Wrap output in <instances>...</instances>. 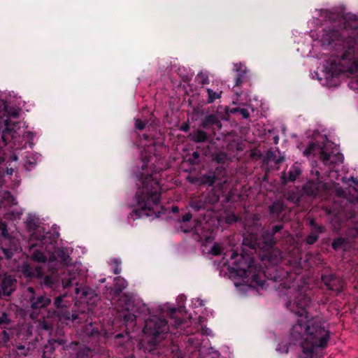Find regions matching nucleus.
Returning a JSON list of instances; mask_svg holds the SVG:
<instances>
[{"label": "nucleus", "instance_id": "nucleus-1", "mask_svg": "<svg viewBox=\"0 0 358 358\" xmlns=\"http://www.w3.org/2000/svg\"><path fill=\"white\" fill-rule=\"evenodd\" d=\"M299 310L297 319L289 331V341L301 347L297 358H317V350L324 348L329 341V331L320 320L309 317L306 307L310 300L306 296L296 301Z\"/></svg>", "mask_w": 358, "mask_h": 358}, {"label": "nucleus", "instance_id": "nucleus-2", "mask_svg": "<svg viewBox=\"0 0 358 358\" xmlns=\"http://www.w3.org/2000/svg\"><path fill=\"white\" fill-rule=\"evenodd\" d=\"M161 186L152 176L142 178L141 185L136 193L138 209L135 210L138 217L150 216L158 210L160 204Z\"/></svg>", "mask_w": 358, "mask_h": 358}, {"label": "nucleus", "instance_id": "nucleus-3", "mask_svg": "<svg viewBox=\"0 0 358 358\" xmlns=\"http://www.w3.org/2000/svg\"><path fill=\"white\" fill-rule=\"evenodd\" d=\"M169 331L168 322L165 319L152 316L146 322L143 329V332L148 336L152 337V339L141 342V345L145 350L149 352L156 349L157 342L152 341L161 334L167 333Z\"/></svg>", "mask_w": 358, "mask_h": 358}, {"label": "nucleus", "instance_id": "nucleus-4", "mask_svg": "<svg viewBox=\"0 0 358 358\" xmlns=\"http://www.w3.org/2000/svg\"><path fill=\"white\" fill-rule=\"evenodd\" d=\"M24 300L29 305L30 317L33 320L38 317L41 309L48 307L51 303V299L49 296L36 293L31 287L27 288L24 292Z\"/></svg>", "mask_w": 358, "mask_h": 358}, {"label": "nucleus", "instance_id": "nucleus-5", "mask_svg": "<svg viewBox=\"0 0 358 358\" xmlns=\"http://www.w3.org/2000/svg\"><path fill=\"white\" fill-rule=\"evenodd\" d=\"M232 264H234V269L236 271V272L243 276L245 277H251L253 281L257 282L261 286L263 285L262 283H260L257 280V275H252V268L254 266V260L252 257L241 255L238 259L234 261Z\"/></svg>", "mask_w": 358, "mask_h": 358}, {"label": "nucleus", "instance_id": "nucleus-6", "mask_svg": "<svg viewBox=\"0 0 358 358\" xmlns=\"http://www.w3.org/2000/svg\"><path fill=\"white\" fill-rule=\"evenodd\" d=\"M329 189V185L322 182L308 181L303 187L304 194L308 196H315Z\"/></svg>", "mask_w": 358, "mask_h": 358}, {"label": "nucleus", "instance_id": "nucleus-7", "mask_svg": "<svg viewBox=\"0 0 358 358\" xmlns=\"http://www.w3.org/2000/svg\"><path fill=\"white\" fill-rule=\"evenodd\" d=\"M320 157L324 164H328L329 163L331 164L343 163L344 159L343 155L341 153L330 155L325 152L323 149L320 152Z\"/></svg>", "mask_w": 358, "mask_h": 358}, {"label": "nucleus", "instance_id": "nucleus-8", "mask_svg": "<svg viewBox=\"0 0 358 358\" xmlns=\"http://www.w3.org/2000/svg\"><path fill=\"white\" fill-rule=\"evenodd\" d=\"M16 280L11 276H6L1 284V291L3 296H10L15 288Z\"/></svg>", "mask_w": 358, "mask_h": 358}, {"label": "nucleus", "instance_id": "nucleus-9", "mask_svg": "<svg viewBox=\"0 0 358 358\" xmlns=\"http://www.w3.org/2000/svg\"><path fill=\"white\" fill-rule=\"evenodd\" d=\"M322 281L329 289L339 293L343 290V282L333 277L323 276Z\"/></svg>", "mask_w": 358, "mask_h": 358}, {"label": "nucleus", "instance_id": "nucleus-10", "mask_svg": "<svg viewBox=\"0 0 358 358\" xmlns=\"http://www.w3.org/2000/svg\"><path fill=\"white\" fill-rule=\"evenodd\" d=\"M22 273L27 278H41L43 272L41 267L31 266L28 264H24L22 266Z\"/></svg>", "mask_w": 358, "mask_h": 358}, {"label": "nucleus", "instance_id": "nucleus-11", "mask_svg": "<svg viewBox=\"0 0 358 358\" xmlns=\"http://www.w3.org/2000/svg\"><path fill=\"white\" fill-rule=\"evenodd\" d=\"M301 169L298 166L294 165L290 168V170L287 173L285 172L282 173L281 180L283 183L294 182L301 175Z\"/></svg>", "mask_w": 358, "mask_h": 358}, {"label": "nucleus", "instance_id": "nucleus-12", "mask_svg": "<svg viewBox=\"0 0 358 358\" xmlns=\"http://www.w3.org/2000/svg\"><path fill=\"white\" fill-rule=\"evenodd\" d=\"M55 314L60 322H65L66 324L70 320L74 321L78 318V315L77 314L70 313L67 306L66 308L55 310Z\"/></svg>", "mask_w": 358, "mask_h": 358}, {"label": "nucleus", "instance_id": "nucleus-13", "mask_svg": "<svg viewBox=\"0 0 358 358\" xmlns=\"http://www.w3.org/2000/svg\"><path fill=\"white\" fill-rule=\"evenodd\" d=\"M234 69L237 72L234 87H238L246 80L248 69L242 64H235Z\"/></svg>", "mask_w": 358, "mask_h": 358}, {"label": "nucleus", "instance_id": "nucleus-14", "mask_svg": "<svg viewBox=\"0 0 358 358\" xmlns=\"http://www.w3.org/2000/svg\"><path fill=\"white\" fill-rule=\"evenodd\" d=\"M126 310L127 313L123 316V320L126 323L134 322L136 315L135 314L136 311V306L131 303L129 301L126 303Z\"/></svg>", "mask_w": 358, "mask_h": 358}, {"label": "nucleus", "instance_id": "nucleus-15", "mask_svg": "<svg viewBox=\"0 0 358 358\" xmlns=\"http://www.w3.org/2000/svg\"><path fill=\"white\" fill-rule=\"evenodd\" d=\"M216 124L220 126L221 122L218 120V117L215 115H209L206 116L201 121V127L204 129H207L210 126Z\"/></svg>", "mask_w": 358, "mask_h": 358}, {"label": "nucleus", "instance_id": "nucleus-16", "mask_svg": "<svg viewBox=\"0 0 358 358\" xmlns=\"http://www.w3.org/2000/svg\"><path fill=\"white\" fill-rule=\"evenodd\" d=\"M274 234L270 231H266L262 235L264 245L262 248L272 247L275 243Z\"/></svg>", "mask_w": 358, "mask_h": 358}, {"label": "nucleus", "instance_id": "nucleus-17", "mask_svg": "<svg viewBox=\"0 0 358 358\" xmlns=\"http://www.w3.org/2000/svg\"><path fill=\"white\" fill-rule=\"evenodd\" d=\"M206 92L208 94L206 102L208 103H213L216 99H220L222 94V91L221 90L213 91L210 88H207Z\"/></svg>", "mask_w": 358, "mask_h": 358}, {"label": "nucleus", "instance_id": "nucleus-18", "mask_svg": "<svg viewBox=\"0 0 358 358\" xmlns=\"http://www.w3.org/2000/svg\"><path fill=\"white\" fill-rule=\"evenodd\" d=\"M284 209V203L281 201H276L269 207V212L271 214L278 215L281 213Z\"/></svg>", "mask_w": 358, "mask_h": 358}, {"label": "nucleus", "instance_id": "nucleus-19", "mask_svg": "<svg viewBox=\"0 0 358 358\" xmlns=\"http://www.w3.org/2000/svg\"><path fill=\"white\" fill-rule=\"evenodd\" d=\"M220 173L222 174L223 177H225V172L217 169L212 176L205 177L206 182L208 183L209 186H213L217 180V175Z\"/></svg>", "mask_w": 358, "mask_h": 358}, {"label": "nucleus", "instance_id": "nucleus-20", "mask_svg": "<svg viewBox=\"0 0 358 358\" xmlns=\"http://www.w3.org/2000/svg\"><path fill=\"white\" fill-rule=\"evenodd\" d=\"M190 136H192V139L196 143L204 142L207 139L206 133L202 130H198Z\"/></svg>", "mask_w": 358, "mask_h": 358}, {"label": "nucleus", "instance_id": "nucleus-21", "mask_svg": "<svg viewBox=\"0 0 358 358\" xmlns=\"http://www.w3.org/2000/svg\"><path fill=\"white\" fill-rule=\"evenodd\" d=\"M219 200L220 196L217 194L214 191H211L208 194L205 202L210 204H215L217 203Z\"/></svg>", "mask_w": 358, "mask_h": 358}, {"label": "nucleus", "instance_id": "nucleus-22", "mask_svg": "<svg viewBox=\"0 0 358 358\" xmlns=\"http://www.w3.org/2000/svg\"><path fill=\"white\" fill-rule=\"evenodd\" d=\"M115 292L120 293L122 292L123 289H124L127 286V282L124 280L123 279H121L120 278H115Z\"/></svg>", "mask_w": 358, "mask_h": 358}, {"label": "nucleus", "instance_id": "nucleus-23", "mask_svg": "<svg viewBox=\"0 0 358 358\" xmlns=\"http://www.w3.org/2000/svg\"><path fill=\"white\" fill-rule=\"evenodd\" d=\"M66 294L59 295L57 296L54 300V306L57 310H60L63 308H66V305L63 304L64 299L66 297Z\"/></svg>", "mask_w": 358, "mask_h": 358}, {"label": "nucleus", "instance_id": "nucleus-24", "mask_svg": "<svg viewBox=\"0 0 358 358\" xmlns=\"http://www.w3.org/2000/svg\"><path fill=\"white\" fill-rule=\"evenodd\" d=\"M73 275H74V273L70 272L69 278L66 280H62V285H63L64 288L69 287L71 285H74V284L76 285H78L77 282H74L75 277L73 276Z\"/></svg>", "mask_w": 358, "mask_h": 358}, {"label": "nucleus", "instance_id": "nucleus-25", "mask_svg": "<svg viewBox=\"0 0 358 358\" xmlns=\"http://www.w3.org/2000/svg\"><path fill=\"white\" fill-rule=\"evenodd\" d=\"M346 243V240L344 238H338L333 241L332 248L334 250H338Z\"/></svg>", "mask_w": 358, "mask_h": 358}, {"label": "nucleus", "instance_id": "nucleus-26", "mask_svg": "<svg viewBox=\"0 0 358 358\" xmlns=\"http://www.w3.org/2000/svg\"><path fill=\"white\" fill-rule=\"evenodd\" d=\"M32 259L38 262H45L47 260V257L40 251H35L32 255Z\"/></svg>", "mask_w": 358, "mask_h": 358}, {"label": "nucleus", "instance_id": "nucleus-27", "mask_svg": "<svg viewBox=\"0 0 358 358\" xmlns=\"http://www.w3.org/2000/svg\"><path fill=\"white\" fill-rule=\"evenodd\" d=\"M43 283L45 286L50 287V288H55L56 287V285H55L56 281L51 276H48V275L45 276Z\"/></svg>", "mask_w": 358, "mask_h": 358}, {"label": "nucleus", "instance_id": "nucleus-28", "mask_svg": "<svg viewBox=\"0 0 358 358\" xmlns=\"http://www.w3.org/2000/svg\"><path fill=\"white\" fill-rule=\"evenodd\" d=\"M270 158L273 159L276 164L281 163L284 161L285 157L282 156L280 153H278V155H276L275 152H271L269 155Z\"/></svg>", "mask_w": 358, "mask_h": 358}, {"label": "nucleus", "instance_id": "nucleus-29", "mask_svg": "<svg viewBox=\"0 0 358 358\" xmlns=\"http://www.w3.org/2000/svg\"><path fill=\"white\" fill-rule=\"evenodd\" d=\"M190 206L195 210H199L201 208H205L204 203L202 201H192Z\"/></svg>", "mask_w": 358, "mask_h": 358}, {"label": "nucleus", "instance_id": "nucleus-30", "mask_svg": "<svg viewBox=\"0 0 358 358\" xmlns=\"http://www.w3.org/2000/svg\"><path fill=\"white\" fill-rule=\"evenodd\" d=\"M211 253L213 255L217 256L222 253V248L219 243H215L211 248Z\"/></svg>", "mask_w": 358, "mask_h": 358}, {"label": "nucleus", "instance_id": "nucleus-31", "mask_svg": "<svg viewBox=\"0 0 358 358\" xmlns=\"http://www.w3.org/2000/svg\"><path fill=\"white\" fill-rule=\"evenodd\" d=\"M197 78L201 79L200 84L202 85L209 83L208 76L202 72L198 73Z\"/></svg>", "mask_w": 358, "mask_h": 358}, {"label": "nucleus", "instance_id": "nucleus-32", "mask_svg": "<svg viewBox=\"0 0 358 358\" xmlns=\"http://www.w3.org/2000/svg\"><path fill=\"white\" fill-rule=\"evenodd\" d=\"M227 154L221 152V153L216 155L214 157V159L217 163H222V162H224L227 159Z\"/></svg>", "mask_w": 358, "mask_h": 358}, {"label": "nucleus", "instance_id": "nucleus-33", "mask_svg": "<svg viewBox=\"0 0 358 358\" xmlns=\"http://www.w3.org/2000/svg\"><path fill=\"white\" fill-rule=\"evenodd\" d=\"M39 327L44 330H51L52 327L50 324L48 323L44 319L39 322Z\"/></svg>", "mask_w": 358, "mask_h": 358}, {"label": "nucleus", "instance_id": "nucleus-34", "mask_svg": "<svg viewBox=\"0 0 358 358\" xmlns=\"http://www.w3.org/2000/svg\"><path fill=\"white\" fill-rule=\"evenodd\" d=\"M10 322V320L8 319V314L3 313L0 317V327L3 324H8Z\"/></svg>", "mask_w": 358, "mask_h": 358}, {"label": "nucleus", "instance_id": "nucleus-35", "mask_svg": "<svg viewBox=\"0 0 358 358\" xmlns=\"http://www.w3.org/2000/svg\"><path fill=\"white\" fill-rule=\"evenodd\" d=\"M315 143H310L308 146V148L304 150L303 154L306 156L310 155L313 152V151L315 149Z\"/></svg>", "mask_w": 358, "mask_h": 358}, {"label": "nucleus", "instance_id": "nucleus-36", "mask_svg": "<svg viewBox=\"0 0 358 358\" xmlns=\"http://www.w3.org/2000/svg\"><path fill=\"white\" fill-rule=\"evenodd\" d=\"M318 239V235L312 234L307 236L306 238V243L308 244H313L315 243Z\"/></svg>", "mask_w": 358, "mask_h": 358}, {"label": "nucleus", "instance_id": "nucleus-37", "mask_svg": "<svg viewBox=\"0 0 358 358\" xmlns=\"http://www.w3.org/2000/svg\"><path fill=\"white\" fill-rule=\"evenodd\" d=\"M145 122L142 121L140 119H137L135 121V127L137 129H139V130H143L145 127Z\"/></svg>", "mask_w": 358, "mask_h": 358}, {"label": "nucleus", "instance_id": "nucleus-38", "mask_svg": "<svg viewBox=\"0 0 358 358\" xmlns=\"http://www.w3.org/2000/svg\"><path fill=\"white\" fill-rule=\"evenodd\" d=\"M65 343H66V341L64 340V339H62V338H59V339H54V338H52V339L48 340V343L50 345H54L55 343H57V344H59L60 345H62Z\"/></svg>", "mask_w": 358, "mask_h": 358}, {"label": "nucleus", "instance_id": "nucleus-39", "mask_svg": "<svg viewBox=\"0 0 358 358\" xmlns=\"http://www.w3.org/2000/svg\"><path fill=\"white\" fill-rule=\"evenodd\" d=\"M239 113L244 119H247L250 117V113L246 108H241Z\"/></svg>", "mask_w": 358, "mask_h": 358}, {"label": "nucleus", "instance_id": "nucleus-40", "mask_svg": "<svg viewBox=\"0 0 358 358\" xmlns=\"http://www.w3.org/2000/svg\"><path fill=\"white\" fill-rule=\"evenodd\" d=\"M282 228H283V225H282V224L275 225L272 227V229L270 231L275 235L277 232L280 231Z\"/></svg>", "mask_w": 358, "mask_h": 358}, {"label": "nucleus", "instance_id": "nucleus-41", "mask_svg": "<svg viewBox=\"0 0 358 358\" xmlns=\"http://www.w3.org/2000/svg\"><path fill=\"white\" fill-rule=\"evenodd\" d=\"M192 217V215L190 213H187L185 214L181 219L182 222H189Z\"/></svg>", "mask_w": 358, "mask_h": 358}, {"label": "nucleus", "instance_id": "nucleus-42", "mask_svg": "<svg viewBox=\"0 0 358 358\" xmlns=\"http://www.w3.org/2000/svg\"><path fill=\"white\" fill-rule=\"evenodd\" d=\"M0 228L2 231V235L6 236L8 235V231L6 229V225L4 223L0 224Z\"/></svg>", "mask_w": 358, "mask_h": 358}, {"label": "nucleus", "instance_id": "nucleus-43", "mask_svg": "<svg viewBox=\"0 0 358 358\" xmlns=\"http://www.w3.org/2000/svg\"><path fill=\"white\" fill-rule=\"evenodd\" d=\"M17 350H22L23 352H22V354L24 355V356H27V354H28V349H25V347L22 345H17Z\"/></svg>", "mask_w": 358, "mask_h": 358}, {"label": "nucleus", "instance_id": "nucleus-44", "mask_svg": "<svg viewBox=\"0 0 358 358\" xmlns=\"http://www.w3.org/2000/svg\"><path fill=\"white\" fill-rule=\"evenodd\" d=\"M241 255L236 251L232 250L231 252V259L236 261V259H239Z\"/></svg>", "mask_w": 358, "mask_h": 358}, {"label": "nucleus", "instance_id": "nucleus-45", "mask_svg": "<svg viewBox=\"0 0 358 358\" xmlns=\"http://www.w3.org/2000/svg\"><path fill=\"white\" fill-rule=\"evenodd\" d=\"M310 224L312 226H314L317 229V231L320 232V233H322L323 231V227H321V226H317L315 223V221L313 220L310 221Z\"/></svg>", "mask_w": 358, "mask_h": 358}, {"label": "nucleus", "instance_id": "nucleus-46", "mask_svg": "<svg viewBox=\"0 0 358 358\" xmlns=\"http://www.w3.org/2000/svg\"><path fill=\"white\" fill-rule=\"evenodd\" d=\"M3 341L4 343H7L10 340V336L6 331H3Z\"/></svg>", "mask_w": 358, "mask_h": 358}, {"label": "nucleus", "instance_id": "nucleus-47", "mask_svg": "<svg viewBox=\"0 0 358 358\" xmlns=\"http://www.w3.org/2000/svg\"><path fill=\"white\" fill-rule=\"evenodd\" d=\"M3 253L8 259L12 257L13 253L8 249H3Z\"/></svg>", "mask_w": 358, "mask_h": 358}, {"label": "nucleus", "instance_id": "nucleus-48", "mask_svg": "<svg viewBox=\"0 0 358 358\" xmlns=\"http://www.w3.org/2000/svg\"><path fill=\"white\" fill-rule=\"evenodd\" d=\"M27 226L29 229H34L36 227V224L32 221H27Z\"/></svg>", "mask_w": 358, "mask_h": 358}, {"label": "nucleus", "instance_id": "nucleus-49", "mask_svg": "<svg viewBox=\"0 0 358 358\" xmlns=\"http://www.w3.org/2000/svg\"><path fill=\"white\" fill-rule=\"evenodd\" d=\"M189 129V127L188 124L182 125L180 128L182 131H187Z\"/></svg>", "mask_w": 358, "mask_h": 358}, {"label": "nucleus", "instance_id": "nucleus-50", "mask_svg": "<svg viewBox=\"0 0 358 358\" xmlns=\"http://www.w3.org/2000/svg\"><path fill=\"white\" fill-rule=\"evenodd\" d=\"M120 273V268H119L118 265H117L114 269V273L118 274Z\"/></svg>", "mask_w": 358, "mask_h": 358}, {"label": "nucleus", "instance_id": "nucleus-51", "mask_svg": "<svg viewBox=\"0 0 358 358\" xmlns=\"http://www.w3.org/2000/svg\"><path fill=\"white\" fill-rule=\"evenodd\" d=\"M192 156L194 159H199V153L198 152H194L192 154Z\"/></svg>", "mask_w": 358, "mask_h": 358}, {"label": "nucleus", "instance_id": "nucleus-52", "mask_svg": "<svg viewBox=\"0 0 358 358\" xmlns=\"http://www.w3.org/2000/svg\"><path fill=\"white\" fill-rule=\"evenodd\" d=\"M239 110H241V108H232V109L231 110V113H237V112H238V113H239Z\"/></svg>", "mask_w": 358, "mask_h": 358}, {"label": "nucleus", "instance_id": "nucleus-53", "mask_svg": "<svg viewBox=\"0 0 358 358\" xmlns=\"http://www.w3.org/2000/svg\"><path fill=\"white\" fill-rule=\"evenodd\" d=\"M179 211V209L177 206H173L172 207V212L173 213H178Z\"/></svg>", "mask_w": 358, "mask_h": 358}, {"label": "nucleus", "instance_id": "nucleus-54", "mask_svg": "<svg viewBox=\"0 0 358 358\" xmlns=\"http://www.w3.org/2000/svg\"><path fill=\"white\" fill-rule=\"evenodd\" d=\"M350 180H352L355 184L358 185V180H357L356 178H353V177H351V179H350Z\"/></svg>", "mask_w": 358, "mask_h": 358}, {"label": "nucleus", "instance_id": "nucleus-55", "mask_svg": "<svg viewBox=\"0 0 358 358\" xmlns=\"http://www.w3.org/2000/svg\"><path fill=\"white\" fill-rule=\"evenodd\" d=\"M274 142H275V143H278V136L274 137Z\"/></svg>", "mask_w": 358, "mask_h": 358}, {"label": "nucleus", "instance_id": "nucleus-56", "mask_svg": "<svg viewBox=\"0 0 358 358\" xmlns=\"http://www.w3.org/2000/svg\"><path fill=\"white\" fill-rule=\"evenodd\" d=\"M255 245H258V247H261L260 244L258 243H256V242L254 244H252V247H255Z\"/></svg>", "mask_w": 358, "mask_h": 358}, {"label": "nucleus", "instance_id": "nucleus-57", "mask_svg": "<svg viewBox=\"0 0 358 358\" xmlns=\"http://www.w3.org/2000/svg\"><path fill=\"white\" fill-rule=\"evenodd\" d=\"M75 291H76V293L78 294L79 293L80 289L78 287H76Z\"/></svg>", "mask_w": 358, "mask_h": 358}, {"label": "nucleus", "instance_id": "nucleus-58", "mask_svg": "<svg viewBox=\"0 0 358 358\" xmlns=\"http://www.w3.org/2000/svg\"><path fill=\"white\" fill-rule=\"evenodd\" d=\"M4 122H5V126L7 127H8V120H6L4 121Z\"/></svg>", "mask_w": 358, "mask_h": 358}, {"label": "nucleus", "instance_id": "nucleus-59", "mask_svg": "<svg viewBox=\"0 0 358 358\" xmlns=\"http://www.w3.org/2000/svg\"><path fill=\"white\" fill-rule=\"evenodd\" d=\"M17 115H18L17 113H15L13 114V117H17Z\"/></svg>", "mask_w": 358, "mask_h": 358}, {"label": "nucleus", "instance_id": "nucleus-60", "mask_svg": "<svg viewBox=\"0 0 358 358\" xmlns=\"http://www.w3.org/2000/svg\"><path fill=\"white\" fill-rule=\"evenodd\" d=\"M227 182V179L225 178L223 181V183H226Z\"/></svg>", "mask_w": 358, "mask_h": 358}, {"label": "nucleus", "instance_id": "nucleus-61", "mask_svg": "<svg viewBox=\"0 0 358 358\" xmlns=\"http://www.w3.org/2000/svg\"><path fill=\"white\" fill-rule=\"evenodd\" d=\"M287 199H288V200H289V201H290V200H292V198H290V197H288V198H287Z\"/></svg>", "mask_w": 358, "mask_h": 358}, {"label": "nucleus", "instance_id": "nucleus-62", "mask_svg": "<svg viewBox=\"0 0 358 358\" xmlns=\"http://www.w3.org/2000/svg\"><path fill=\"white\" fill-rule=\"evenodd\" d=\"M105 281V279H103L101 280V282H103Z\"/></svg>", "mask_w": 358, "mask_h": 358}]
</instances>
